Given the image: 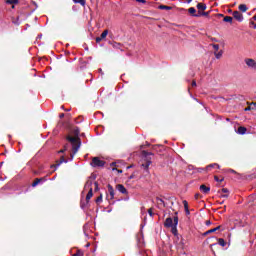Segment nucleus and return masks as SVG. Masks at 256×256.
<instances>
[{"instance_id": "f257e3e1", "label": "nucleus", "mask_w": 256, "mask_h": 256, "mask_svg": "<svg viewBox=\"0 0 256 256\" xmlns=\"http://www.w3.org/2000/svg\"><path fill=\"white\" fill-rule=\"evenodd\" d=\"M79 133H80V130H79V128L76 127L73 130L74 136L68 135L66 137V140L69 143H71V145H72V153L70 154L71 159H73V157H75V155H77V152L79 151V149L81 147V138H79Z\"/></svg>"}, {"instance_id": "f03ea898", "label": "nucleus", "mask_w": 256, "mask_h": 256, "mask_svg": "<svg viewBox=\"0 0 256 256\" xmlns=\"http://www.w3.org/2000/svg\"><path fill=\"white\" fill-rule=\"evenodd\" d=\"M142 155L143 157H145V163H142L141 167L144 168V171H146V173H149V166L151 165V159H149V155H153V153L151 152H147L146 150L142 151Z\"/></svg>"}, {"instance_id": "7ed1b4c3", "label": "nucleus", "mask_w": 256, "mask_h": 256, "mask_svg": "<svg viewBox=\"0 0 256 256\" xmlns=\"http://www.w3.org/2000/svg\"><path fill=\"white\" fill-rule=\"evenodd\" d=\"M93 185V181L88 180L85 183L84 189H88V193L86 195V202L89 203L91 201V197H93V188L91 187Z\"/></svg>"}, {"instance_id": "20e7f679", "label": "nucleus", "mask_w": 256, "mask_h": 256, "mask_svg": "<svg viewBox=\"0 0 256 256\" xmlns=\"http://www.w3.org/2000/svg\"><path fill=\"white\" fill-rule=\"evenodd\" d=\"M105 161L100 160L99 157L92 158V162L90 163L91 167L97 168V167H105Z\"/></svg>"}, {"instance_id": "39448f33", "label": "nucleus", "mask_w": 256, "mask_h": 256, "mask_svg": "<svg viewBox=\"0 0 256 256\" xmlns=\"http://www.w3.org/2000/svg\"><path fill=\"white\" fill-rule=\"evenodd\" d=\"M177 215H178V213L175 212L174 226H172V233H173V235H177V225H179V217Z\"/></svg>"}, {"instance_id": "423d86ee", "label": "nucleus", "mask_w": 256, "mask_h": 256, "mask_svg": "<svg viewBox=\"0 0 256 256\" xmlns=\"http://www.w3.org/2000/svg\"><path fill=\"white\" fill-rule=\"evenodd\" d=\"M63 163H68V160L65 159V156H61L59 160H56V164L51 165V169H56L59 165Z\"/></svg>"}, {"instance_id": "0eeeda50", "label": "nucleus", "mask_w": 256, "mask_h": 256, "mask_svg": "<svg viewBox=\"0 0 256 256\" xmlns=\"http://www.w3.org/2000/svg\"><path fill=\"white\" fill-rule=\"evenodd\" d=\"M233 18L236 19V21H238L239 23H243V14L239 11H234L232 13Z\"/></svg>"}, {"instance_id": "6e6552de", "label": "nucleus", "mask_w": 256, "mask_h": 256, "mask_svg": "<svg viewBox=\"0 0 256 256\" xmlns=\"http://www.w3.org/2000/svg\"><path fill=\"white\" fill-rule=\"evenodd\" d=\"M245 63L247 65V67H250V69H255L256 68V61L252 58L245 59Z\"/></svg>"}, {"instance_id": "1a4fd4ad", "label": "nucleus", "mask_w": 256, "mask_h": 256, "mask_svg": "<svg viewBox=\"0 0 256 256\" xmlns=\"http://www.w3.org/2000/svg\"><path fill=\"white\" fill-rule=\"evenodd\" d=\"M116 189H117V191H119V193H122V195L129 194V191H127V188H125V186L123 184L116 185Z\"/></svg>"}, {"instance_id": "9d476101", "label": "nucleus", "mask_w": 256, "mask_h": 256, "mask_svg": "<svg viewBox=\"0 0 256 256\" xmlns=\"http://www.w3.org/2000/svg\"><path fill=\"white\" fill-rule=\"evenodd\" d=\"M107 35H109V30H104L99 37H96V43H101L103 39L107 38Z\"/></svg>"}, {"instance_id": "9b49d317", "label": "nucleus", "mask_w": 256, "mask_h": 256, "mask_svg": "<svg viewBox=\"0 0 256 256\" xmlns=\"http://www.w3.org/2000/svg\"><path fill=\"white\" fill-rule=\"evenodd\" d=\"M188 13H190L192 17H201V12L197 13V10L194 7H190Z\"/></svg>"}, {"instance_id": "f8f14e48", "label": "nucleus", "mask_w": 256, "mask_h": 256, "mask_svg": "<svg viewBox=\"0 0 256 256\" xmlns=\"http://www.w3.org/2000/svg\"><path fill=\"white\" fill-rule=\"evenodd\" d=\"M200 191H201V193H204V195H208V193L211 191V187H209L205 184H202V185H200Z\"/></svg>"}, {"instance_id": "ddd939ff", "label": "nucleus", "mask_w": 256, "mask_h": 256, "mask_svg": "<svg viewBox=\"0 0 256 256\" xmlns=\"http://www.w3.org/2000/svg\"><path fill=\"white\" fill-rule=\"evenodd\" d=\"M107 187H108V193L110 195L109 199L110 200L115 199V189L111 186V184H108Z\"/></svg>"}, {"instance_id": "4468645a", "label": "nucleus", "mask_w": 256, "mask_h": 256, "mask_svg": "<svg viewBox=\"0 0 256 256\" xmlns=\"http://www.w3.org/2000/svg\"><path fill=\"white\" fill-rule=\"evenodd\" d=\"M175 222L173 223V218L169 217L164 222V227L171 228L173 227Z\"/></svg>"}, {"instance_id": "2eb2a0df", "label": "nucleus", "mask_w": 256, "mask_h": 256, "mask_svg": "<svg viewBox=\"0 0 256 256\" xmlns=\"http://www.w3.org/2000/svg\"><path fill=\"white\" fill-rule=\"evenodd\" d=\"M218 193L220 194V197H229V194H227L229 193V189L227 188H222L221 190L218 191Z\"/></svg>"}, {"instance_id": "dca6fc26", "label": "nucleus", "mask_w": 256, "mask_h": 256, "mask_svg": "<svg viewBox=\"0 0 256 256\" xmlns=\"http://www.w3.org/2000/svg\"><path fill=\"white\" fill-rule=\"evenodd\" d=\"M197 9H198V13H201V11H205L207 9V4L205 3H198L196 5Z\"/></svg>"}, {"instance_id": "f3484780", "label": "nucleus", "mask_w": 256, "mask_h": 256, "mask_svg": "<svg viewBox=\"0 0 256 256\" xmlns=\"http://www.w3.org/2000/svg\"><path fill=\"white\" fill-rule=\"evenodd\" d=\"M219 229H221V226H217L216 228L207 230L206 232H204V237H206V235H211V233H215V231H219Z\"/></svg>"}, {"instance_id": "a211bd4d", "label": "nucleus", "mask_w": 256, "mask_h": 256, "mask_svg": "<svg viewBox=\"0 0 256 256\" xmlns=\"http://www.w3.org/2000/svg\"><path fill=\"white\" fill-rule=\"evenodd\" d=\"M237 133L239 135H245L247 133V128L244 126H240V127H238Z\"/></svg>"}, {"instance_id": "6ab92c4d", "label": "nucleus", "mask_w": 256, "mask_h": 256, "mask_svg": "<svg viewBox=\"0 0 256 256\" xmlns=\"http://www.w3.org/2000/svg\"><path fill=\"white\" fill-rule=\"evenodd\" d=\"M46 181L45 178H35L34 182L32 183V187H37V185H39V183Z\"/></svg>"}, {"instance_id": "aec40b11", "label": "nucleus", "mask_w": 256, "mask_h": 256, "mask_svg": "<svg viewBox=\"0 0 256 256\" xmlns=\"http://www.w3.org/2000/svg\"><path fill=\"white\" fill-rule=\"evenodd\" d=\"M183 205L186 215H191V212L189 211V203L187 202V200H183Z\"/></svg>"}, {"instance_id": "412c9836", "label": "nucleus", "mask_w": 256, "mask_h": 256, "mask_svg": "<svg viewBox=\"0 0 256 256\" xmlns=\"http://www.w3.org/2000/svg\"><path fill=\"white\" fill-rule=\"evenodd\" d=\"M215 167H217V169H220L219 164L213 163V164H209L208 166H206V171H211V169H215Z\"/></svg>"}, {"instance_id": "4be33fe9", "label": "nucleus", "mask_w": 256, "mask_h": 256, "mask_svg": "<svg viewBox=\"0 0 256 256\" xmlns=\"http://www.w3.org/2000/svg\"><path fill=\"white\" fill-rule=\"evenodd\" d=\"M158 207H165V201L159 197L156 198Z\"/></svg>"}, {"instance_id": "5701e85b", "label": "nucleus", "mask_w": 256, "mask_h": 256, "mask_svg": "<svg viewBox=\"0 0 256 256\" xmlns=\"http://www.w3.org/2000/svg\"><path fill=\"white\" fill-rule=\"evenodd\" d=\"M223 21L224 23H230V25H233V17L231 16H225Z\"/></svg>"}, {"instance_id": "b1692460", "label": "nucleus", "mask_w": 256, "mask_h": 256, "mask_svg": "<svg viewBox=\"0 0 256 256\" xmlns=\"http://www.w3.org/2000/svg\"><path fill=\"white\" fill-rule=\"evenodd\" d=\"M158 9H161L162 11H163V10L171 11V9H173V7L167 6V5H159V6H158Z\"/></svg>"}, {"instance_id": "393cba45", "label": "nucleus", "mask_w": 256, "mask_h": 256, "mask_svg": "<svg viewBox=\"0 0 256 256\" xmlns=\"http://www.w3.org/2000/svg\"><path fill=\"white\" fill-rule=\"evenodd\" d=\"M238 9H239V11H242V13H246V11H247V5H245V4H240L239 6H238Z\"/></svg>"}, {"instance_id": "a878e982", "label": "nucleus", "mask_w": 256, "mask_h": 256, "mask_svg": "<svg viewBox=\"0 0 256 256\" xmlns=\"http://www.w3.org/2000/svg\"><path fill=\"white\" fill-rule=\"evenodd\" d=\"M218 245H220L221 247H225L227 245V243L225 242V239L219 238Z\"/></svg>"}, {"instance_id": "bb28decb", "label": "nucleus", "mask_w": 256, "mask_h": 256, "mask_svg": "<svg viewBox=\"0 0 256 256\" xmlns=\"http://www.w3.org/2000/svg\"><path fill=\"white\" fill-rule=\"evenodd\" d=\"M6 3L8 5H17V3H19V0H7Z\"/></svg>"}, {"instance_id": "cd10ccee", "label": "nucleus", "mask_w": 256, "mask_h": 256, "mask_svg": "<svg viewBox=\"0 0 256 256\" xmlns=\"http://www.w3.org/2000/svg\"><path fill=\"white\" fill-rule=\"evenodd\" d=\"M111 45L114 49H121V43L113 42Z\"/></svg>"}, {"instance_id": "c85d7f7f", "label": "nucleus", "mask_w": 256, "mask_h": 256, "mask_svg": "<svg viewBox=\"0 0 256 256\" xmlns=\"http://www.w3.org/2000/svg\"><path fill=\"white\" fill-rule=\"evenodd\" d=\"M214 55L216 59H221V57H223V51L221 50L219 52H215Z\"/></svg>"}, {"instance_id": "c756f323", "label": "nucleus", "mask_w": 256, "mask_h": 256, "mask_svg": "<svg viewBox=\"0 0 256 256\" xmlns=\"http://www.w3.org/2000/svg\"><path fill=\"white\" fill-rule=\"evenodd\" d=\"M12 23H13L14 25H21V22L19 21V17H17V18H12Z\"/></svg>"}, {"instance_id": "7c9ffc66", "label": "nucleus", "mask_w": 256, "mask_h": 256, "mask_svg": "<svg viewBox=\"0 0 256 256\" xmlns=\"http://www.w3.org/2000/svg\"><path fill=\"white\" fill-rule=\"evenodd\" d=\"M102 201H103V194H100V195L96 198L95 202H96L97 204H99V203H101Z\"/></svg>"}, {"instance_id": "2f4dec72", "label": "nucleus", "mask_w": 256, "mask_h": 256, "mask_svg": "<svg viewBox=\"0 0 256 256\" xmlns=\"http://www.w3.org/2000/svg\"><path fill=\"white\" fill-rule=\"evenodd\" d=\"M75 3H78L79 5H82V7H85V0H73Z\"/></svg>"}, {"instance_id": "473e14b6", "label": "nucleus", "mask_w": 256, "mask_h": 256, "mask_svg": "<svg viewBox=\"0 0 256 256\" xmlns=\"http://www.w3.org/2000/svg\"><path fill=\"white\" fill-rule=\"evenodd\" d=\"M214 180L217 181V183H223L225 179L224 178L219 179V176H214Z\"/></svg>"}, {"instance_id": "72a5a7b5", "label": "nucleus", "mask_w": 256, "mask_h": 256, "mask_svg": "<svg viewBox=\"0 0 256 256\" xmlns=\"http://www.w3.org/2000/svg\"><path fill=\"white\" fill-rule=\"evenodd\" d=\"M72 256H83V251L77 250V252L75 254H73Z\"/></svg>"}, {"instance_id": "f704fd0d", "label": "nucleus", "mask_w": 256, "mask_h": 256, "mask_svg": "<svg viewBox=\"0 0 256 256\" xmlns=\"http://www.w3.org/2000/svg\"><path fill=\"white\" fill-rule=\"evenodd\" d=\"M94 191H99V183L98 182H94Z\"/></svg>"}, {"instance_id": "c9c22d12", "label": "nucleus", "mask_w": 256, "mask_h": 256, "mask_svg": "<svg viewBox=\"0 0 256 256\" xmlns=\"http://www.w3.org/2000/svg\"><path fill=\"white\" fill-rule=\"evenodd\" d=\"M201 17H209V12H200Z\"/></svg>"}, {"instance_id": "e433bc0d", "label": "nucleus", "mask_w": 256, "mask_h": 256, "mask_svg": "<svg viewBox=\"0 0 256 256\" xmlns=\"http://www.w3.org/2000/svg\"><path fill=\"white\" fill-rule=\"evenodd\" d=\"M212 47L215 51H219V44H212Z\"/></svg>"}, {"instance_id": "4c0bfd02", "label": "nucleus", "mask_w": 256, "mask_h": 256, "mask_svg": "<svg viewBox=\"0 0 256 256\" xmlns=\"http://www.w3.org/2000/svg\"><path fill=\"white\" fill-rule=\"evenodd\" d=\"M148 214L150 215V217H153V208H150V209L148 210Z\"/></svg>"}, {"instance_id": "58836bf2", "label": "nucleus", "mask_w": 256, "mask_h": 256, "mask_svg": "<svg viewBox=\"0 0 256 256\" xmlns=\"http://www.w3.org/2000/svg\"><path fill=\"white\" fill-rule=\"evenodd\" d=\"M251 109H255V108L252 107V106H248V107H246V108L244 109V111H251Z\"/></svg>"}, {"instance_id": "ea45409f", "label": "nucleus", "mask_w": 256, "mask_h": 256, "mask_svg": "<svg viewBox=\"0 0 256 256\" xmlns=\"http://www.w3.org/2000/svg\"><path fill=\"white\" fill-rule=\"evenodd\" d=\"M65 151H67V146H65L64 149L59 150L58 153H65Z\"/></svg>"}, {"instance_id": "a19ab883", "label": "nucleus", "mask_w": 256, "mask_h": 256, "mask_svg": "<svg viewBox=\"0 0 256 256\" xmlns=\"http://www.w3.org/2000/svg\"><path fill=\"white\" fill-rule=\"evenodd\" d=\"M110 165L111 167H119V165H117V162H112Z\"/></svg>"}, {"instance_id": "79ce46f5", "label": "nucleus", "mask_w": 256, "mask_h": 256, "mask_svg": "<svg viewBox=\"0 0 256 256\" xmlns=\"http://www.w3.org/2000/svg\"><path fill=\"white\" fill-rule=\"evenodd\" d=\"M112 171H118V173H123V170H119L117 168H112Z\"/></svg>"}, {"instance_id": "37998d69", "label": "nucleus", "mask_w": 256, "mask_h": 256, "mask_svg": "<svg viewBox=\"0 0 256 256\" xmlns=\"http://www.w3.org/2000/svg\"><path fill=\"white\" fill-rule=\"evenodd\" d=\"M195 199H201V194H199V193H197V194H195Z\"/></svg>"}, {"instance_id": "c03bdc74", "label": "nucleus", "mask_w": 256, "mask_h": 256, "mask_svg": "<svg viewBox=\"0 0 256 256\" xmlns=\"http://www.w3.org/2000/svg\"><path fill=\"white\" fill-rule=\"evenodd\" d=\"M192 87H197V82L195 80L192 81Z\"/></svg>"}, {"instance_id": "a18cd8bd", "label": "nucleus", "mask_w": 256, "mask_h": 256, "mask_svg": "<svg viewBox=\"0 0 256 256\" xmlns=\"http://www.w3.org/2000/svg\"><path fill=\"white\" fill-rule=\"evenodd\" d=\"M136 1H137V3H147L146 0H136Z\"/></svg>"}, {"instance_id": "49530a36", "label": "nucleus", "mask_w": 256, "mask_h": 256, "mask_svg": "<svg viewBox=\"0 0 256 256\" xmlns=\"http://www.w3.org/2000/svg\"><path fill=\"white\" fill-rule=\"evenodd\" d=\"M250 107H254V109H255V107H256V102L250 103Z\"/></svg>"}, {"instance_id": "de8ad7c7", "label": "nucleus", "mask_w": 256, "mask_h": 256, "mask_svg": "<svg viewBox=\"0 0 256 256\" xmlns=\"http://www.w3.org/2000/svg\"><path fill=\"white\" fill-rule=\"evenodd\" d=\"M59 117H60V119H63V117H65V114L61 113V114L59 115Z\"/></svg>"}, {"instance_id": "09e8293b", "label": "nucleus", "mask_w": 256, "mask_h": 256, "mask_svg": "<svg viewBox=\"0 0 256 256\" xmlns=\"http://www.w3.org/2000/svg\"><path fill=\"white\" fill-rule=\"evenodd\" d=\"M229 173H237V171L233 170V169H230L229 170Z\"/></svg>"}, {"instance_id": "8fccbe9b", "label": "nucleus", "mask_w": 256, "mask_h": 256, "mask_svg": "<svg viewBox=\"0 0 256 256\" xmlns=\"http://www.w3.org/2000/svg\"><path fill=\"white\" fill-rule=\"evenodd\" d=\"M129 179H135V175H133V174L130 175V176H129Z\"/></svg>"}, {"instance_id": "3c124183", "label": "nucleus", "mask_w": 256, "mask_h": 256, "mask_svg": "<svg viewBox=\"0 0 256 256\" xmlns=\"http://www.w3.org/2000/svg\"><path fill=\"white\" fill-rule=\"evenodd\" d=\"M253 25V28L256 29V23L255 22H251Z\"/></svg>"}, {"instance_id": "603ef678", "label": "nucleus", "mask_w": 256, "mask_h": 256, "mask_svg": "<svg viewBox=\"0 0 256 256\" xmlns=\"http://www.w3.org/2000/svg\"><path fill=\"white\" fill-rule=\"evenodd\" d=\"M212 41H214V43L218 42L217 38H212Z\"/></svg>"}, {"instance_id": "864d4df0", "label": "nucleus", "mask_w": 256, "mask_h": 256, "mask_svg": "<svg viewBox=\"0 0 256 256\" xmlns=\"http://www.w3.org/2000/svg\"><path fill=\"white\" fill-rule=\"evenodd\" d=\"M206 225H211V221L207 220Z\"/></svg>"}, {"instance_id": "5fc2aeb1", "label": "nucleus", "mask_w": 256, "mask_h": 256, "mask_svg": "<svg viewBox=\"0 0 256 256\" xmlns=\"http://www.w3.org/2000/svg\"><path fill=\"white\" fill-rule=\"evenodd\" d=\"M133 167V165L127 166V169H131Z\"/></svg>"}, {"instance_id": "6e6d98bb", "label": "nucleus", "mask_w": 256, "mask_h": 256, "mask_svg": "<svg viewBox=\"0 0 256 256\" xmlns=\"http://www.w3.org/2000/svg\"><path fill=\"white\" fill-rule=\"evenodd\" d=\"M218 17H224V15L223 14H218Z\"/></svg>"}, {"instance_id": "4d7b16f0", "label": "nucleus", "mask_w": 256, "mask_h": 256, "mask_svg": "<svg viewBox=\"0 0 256 256\" xmlns=\"http://www.w3.org/2000/svg\"><path fill=\"white\" fill-rule=\"evenodd\" d=\"M12 9H15V4H12Z\"/></svg>"}, {"instance_id": "13d9d810", "label": "nucleus", "mask_w": 256, "mask_h": 256, "mask_svg": "<svg viewBox=\"0 0 256 256\" xmlns=\"http://www.w3.org/2000/svg\"><path fill=\"white\" fill-rule=\"evenodd\" d=\"M191 1H193V0H187V3H191Z\"/></svg>"}, {"instance_id": "bf43d9fd", "label": "nucleus", "mask_w": 256, "mask_h": 256, "mask_svg": "<svg viewBox=\"0 0 256 256\" xmlns=\"http://www.w3.org/2000/svg\"><path fill=\"white\" fill-rule=\"evenodd\" d=\"M254 21H256V16H253Z\"/></svg>"}, {"instance_id": "052dcab7", "label": "nucleus", "mask_w": 256, "mask_h": 256, "mask_svg": "<svg viewBox=\"0 0 256 256\" xmlns=\"http://www.w3.org/2000/svg\"><path fill=\"white\" fill-rule=\"evenodd\" d=\"M214 246H215V244L210 245V247H214Z\"/></svg>"}, {"instance_id": "680f3d73", "label": "nucleus", "mask_w": 256, "mask_h": 256, "mask_svg": "<svg viewBox=\"0 0 256 256\" xmlns=\"http://www.w3.org/2000/svg\"><path fill=\"white\" fill-rule=\"evenodd\" d=\"M220 205H223V201H222V202H220Z\"/></svg>"}, {"instance_id": "e2e57ef3", "label": "nucleus", "mask_w": 256, "mask_h": 256, "mask_svg": "<svg viewBox=\"0 0 256 256\" xmlns=\"http://www.w3.org/2000/svg\"><path fill=\"white\" fill-rule=\"evenodd\" d=\"M66 111H71V109H67Z\"/></svg>"}]
</instances>
